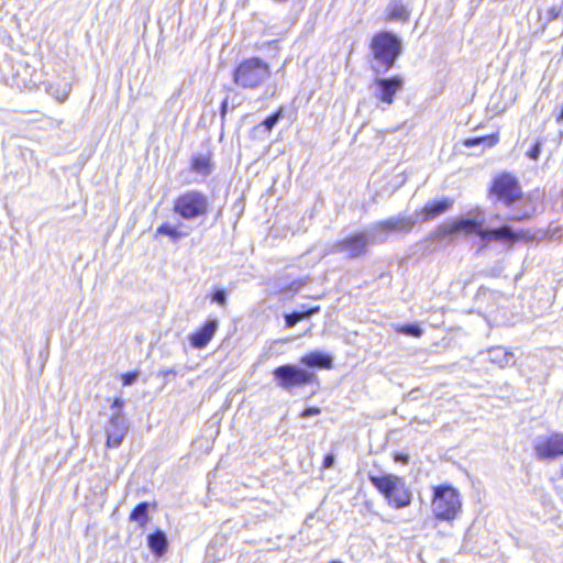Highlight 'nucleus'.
I'll list each match as a JSON object with an SVG mask.
<instances>
[{
	"instance_id": "obj_5",
	"label": "nucleus",
	"mask_w": 563,
	"mask_h": 563,
	"mask_svg": "<svg viewBox=\"0 0 563 563\" xmlns=\"http://www.w3.org/2000/svg\"><path fill=\"white\" fill-rule=\"evenodd\" d=\"M209 198L202 191L189 189L181 192L174 200L173 211L183 220L195 221L208 214Z\"/></svg>"
},
{
	"instance_id": "obj_18",
	"label": "nucleus",
	"mask_w": 563,
	"mask_h": 563,
	"mask_svg": "<svg viewBox=\"0 0 563 563\" xmlns=\"http://www.w3.org/2000/svg\"><path fill=\"white\" fill-rule=\"evenodd\" d=\"M147 544L156 556H162L167 551L168 541L165 532L157 530L147 537Z\"/></svg>"
},
{
	"instance_id": "obj_29",
	"label": "nucleus",
	"mask_w": 563,
	"mask_h": 563,
	"mask_svg": "<svg viewBox=\"0 0 563 563\" xmlns=\"http://www.w3.org/2000/svg\"><path fill=\"white\" fill-rule=\"evenodd\" d=\"M211 299L213 302L224 308L227 306V291L224 289H218L212 294Z\"/></svg>"
},
{
	"instance_id": "obj_31",
	"label": "nucleus",
	"mask_w": 563,
	"mask_h": 563,
	"mask_svg": "<svg viewBox=\"0 0 563 563\" xmlns=\"http://www.w3.org/2000/svg\"><path fill=\"white\" fill-rule=\"evenodd\" d=\"M541 146H542L541 141H537L534 143V145L532 146V148L528 152V156L531 159H538L540 156V153H541Z\"/></svg>"
},
{
	"instance_id": "obj_15",
	"label": "nucleus",
	"mask_w": 563,
	"mask_h": 563,
	"mask_svg": "<svg viewBox=\"0 0 563 563\" xmlns=\"http://www.w3.org/2000/svg\"><path fill=\"white\" fill-rule=\"evenodd\" d=\"M217 319H208L206 323L189 336L190 344L195 349H203L211 341L218 330Z\"/></svg>"
},
{
	"instance_id": "obj_16",
	"label": "nucleus",
	"mask_w": 563,
	"mask_h": 563,
	"mask_svg": "<svg viewBox=\"0 0 563 563\" xmlns=\"http://www.w3.org/2000/svg\"><path fill=\"white\" fill-rule=\"evenodd\" d=\"M521 236L514 232V230L509 225H503L497 229H485L481 232V239L485 242L487 241H505L514 243L518 241Z\"/></svg>"
},
{
	"instance_id": "obj_37",
	"label": "nucleus",
	"mask_w": 563,
	"mask_h": 563,
	"mask_svg": "<svg viewBox=\"0 0 563 563\" xmlns=\"http://www.w3.org/2000/svg\"><path fill=\"white\" fill-rule=\"evenodd\" d=\"M227 108H228V100H223L222 104H221V114L222 117L225 114V111H227Z\"/></svg>"
},
{
	"instance_id": "obj_12",
	"label": "nucleus",
	"mask_w": 563,
	"mask_h": 563,
	"mask_svg": "<svg viewBox=\"0 0 563 563\" xmlns=\"http://www.w3.org/2000/svg\"><path fill=\"white\" fill-rule=\"evenodd\" d=\"M534 453L538 460L548 461L563 455V433H552L540 439L534 444Z\"/></svg>"
},
{
	"instance_id": "obj_25",
	"label": "nucleus",
	"mask_w": 563,
	"mask_h": 563,
	"mask_svg": "<svg viewBox=\"0 0 563 563\" xmlns=\"http://www.w3.org/2000/svg\"><path fill=\"white\" fill-rule=\"evenodd\" d=\"M409 12L401 3H393L389 7V19L397 21H406Z\"/></svg>"
},
{
	"instance_id": "obj_34",
	"label": "nucleus",
	"mask_w": 563,
	"mask_h": 563,
	"mask_svg": "<svg viewBox=\"0 0 563 563\" xmlns=\"http://www.w3.org/2000/svg\"><path fill=\"white\" fill-rule=\"evenodd\" d=\"M136 378H137L136 373H128V374L123 375V384L131 385L136 380Z\"/></svg>"
},
{
	"instance_id": "obj_20",
	"label": "nucleus",
	"mask_w": 563,
	"mask_h": 563,
	"mask_svg": "<svg viewBox=\"0 0 563 563\" xmlns=\"http://www.w3.org/2000/svg\"><path fill=\"white\" fill-rule=\"evenodd\" d=\"M156 232L157 234L168 236L173 242H178L189 235V231L184 230L183 224L172 225L169 223H163L156 229Z\"/></svg>"
},
{
	"instance_id": "obj_28",
	"label": "nucleus",
	"mask_w": 563,
	"mask_h": 563,
	"mask_svg": "<svg viewBox=\"0 0 563 563\" xmlns=\"http://www.w3.org/2000/svg\"><path fill=\"white\" fill-rule=\"evenodd\" d=\"M397 331L399 333H402L405 335H410L415 338H419L422 334V329L417 324H406L397 328Z\"/></svg>"
},
{
	"instance_id": "obj_2",
	"label": "nucleus",
	"mask_w": 563,
	"mask_h": 563,
	"mask_svg": "<svg viewBox=\"0 0 563 563\" xmlns=\"http://www.w3.org/2000/svg\"><path fill=\"white\" fill-rule=\"evenodd\" d=\"M485 221V212L479 207H476L470 210L465 218L456 219L450 224L439 225L431 233V239L437 242H443L448 238H451L459 233H475L481 238V232L485 230L483 228Z\"/></svg>"
},
{
	"instance_id": "obj_23",
	"label": "nucleus",
	"mask_w": 563,
	"mask_h": 563,
	"mask_svg": "<svg viewBox=\"0 0 563 563\" xmlns=\"http://www.w3.org/2000/svg\"><path fill=\"white\" fill-rule=\"evenodd\" d=\"M498 135L497 134H490L485 136H478V137H472L464 141V145L467 147H472L475 145L484 144L488 147H493L498 142Z\"/></svg>"
},
{
	"instance_id": "obj_38",
	"label": "nucleus",
	"mask_w": 563,
	"mask_h": 563,
	"mask_svg": "<svg viewBox=\"0 0 563 563\" xmlns=\"http://www.w3.org/2000/svg\"><path fill=\"white\" fill-rule=\"evenodd\" d=\"M68 96V92L65 91L62 96H57L56 98L59 100V101H64Z\"/></svg>"
},
{
	"instance_id": "obj_30",
	"label": "nucleus",
	"mask_w": 563,
	"mask_h": 563,
	"mask_svg": "<svg viewBox=\"0 0 563 563\" xmlns=\"http://www.w3.org/2000/svg\"><path fill=\"white\" fill-rule=\"evenodd\" d=\"M561 13L560 8L553 5L547 10V22L550 23L559 18Z\"/></svg>"
},
{
	"instance_id": "obj_39",
	"label": "nucleus",
	"mask_w": 563,
	"mask_h": 563,
	"mask_svg": "<svg viewBox=\"0 0 563 563\" xmlns=\"http://www.w3.org/2000/svg\"><path fill=\"white\" fill-rule=\"evenodd\" d=\"M331 563H342V562H339V561H332Z\"/></svg>"
},
{
	"instance_id": "obj_22",
	"label": "nucleus",
	"mask_w": 563,
	"mask_h": 563,
	"mask_svg": "<svg viewBox=\"0 0 563 563\" xmlns=\"http://www.w3.org/2000/svg\"><path fill=\"white\" fill-rule=\"evenodd\" d=\"M320 308L318 306L309 308L306 311H294L292 313L285 316V323L287 328H292L297 322L303 320L305 318H309L312 314L319 312Z\"/></svg>"
},
{
	"instance_id": "obj_21",
	"label": "nucleus",
	"mask_w": 563,
	"mask_h": 563,
	"mask_svg": "<svg viewBox=\"0 0 563 563\" xmlns=\"http://www.w3.org/2000/svg\"><path fill=\"white\" fill-rule=\"evenodd\" d=\"M148 503H140L130 514V520L139 523L143 528L148 521Z\"/></svg>"
},
{
	"instance_id": "obj_33",
	"label": "nucleus",
	"mask_w": 563,
	"mask_h": 563,
	"mask_svg": "<svg viewBox=\"0 0 563 563\" xmlns=\"http://www.w3.org/2000/svg\"><path fill=\"white\" fill-rule=\"evenodd\" d=\"M335 455L333 453H329L324 456L323 467L331 468L334 465Z\"/></svg>"
},
{
	"instance_id": "obj_17",
	"label": "nucleus",
	"mask_w": 563,
	"mask_h": 563,
	"mask_svg": "<svg viewBox=\"0 0 563 563\" xmlns=\"http://www.w3.org/2000/svg\"><path fill=\"white\" fill-rule=\"evenodd\" d=\"M488 358L500 368L515 364V354L504 346H493L487 350Z\"/></svg>"
},
{
	"instance_id": "obj_35",
	"label": "nucleus",
	"mask_w": 563,
	"mask_h": 563,
	"mask_svg": "<svg viewBox=\"0 0 563 563\" xmlns=\"http://www.w3.org/2000/svg\"><path fill=\"white\" fill-rule=\"evenodd\" d=\"M395 461L402 464H408L409 462V455L405 453H396L395 454Z\"/></svg>"
},
{
	"instance_id": "obj_36",
	"label": "nucleus",
	"mask_w": 563,
	"mask_h": 563,
	"mask_svg": "<svg viewBox=\"0 0 563 563\" xmlns=\"http://www.w3.org/2000/svg\"><path fill=\"white\" fill-rule=\"evenodd\" d=\"M159 374H161L163 377H165V378H166V377H168L169 375H175L176 373H175V371H174V369H172V368H162V369L159 371Z\"/></svg>"
},
{
	"instance_id": "obj_24",
	"label": "nucleus",
	"mask_w": 563,
	"mask_h": 563,
	"mask_svg": "<svg viewBox=\"0 0 563 563\" xmlns=\"http://www.w3.org/2000/svg\"><path fill=\"white\" fill-rule=\"evenodd\" d=\"M533 208H518L517 210L507 214L504 219L507 221L521 222L531 217Z\"/></svg>"
},
{
	"instance_id": "obj_8",
	"label": "nucleus",
	"mask_w": 563,
	"mask_h": 563,
	"mask_svg": "<svg viewBox=\"0 0 563 563\" xmlns=\"http://www.w3.org/2000/svg\"><path fill=\"white\" fill-rule=\"evenodd\" d=\"M461 509L460 494L451 486H438L434 488L432 510L441 520H452Z\"/></svg>"
},
{
	"instance_id": "obj_9",
	"label": "nucleus",
	"mask_w": 563,
	"mask_h": 563,
	"mask_svg": "<svg viewBox=\"0 0 563 563\" xmlns=\"http://www.w3.org/2000/svg\"><path fill=\"white\" fill-rule=\"evenodd\" d=\"M273 377L276 385L285 390L309 385L317 378L312 372L294 364H285L276 367L273 371Z\"/></svg>"
},
{
	"instance_id": "obj_27",
	"label": "nucleus",
	"mask_w": 563,
	"mask_h": 563,
	"mask_svg": "<svg viewBox=\"0 0 563 563\" xmlns=\"http://www.w3.org/2000/svg\"><path fill=\"white\" fill-rule=\"evenodd\" d=\"M282 117H283V108H280L275 113L267 117L256 129L260 130L263 128L266 133H269L273 130V128L277 124V122L280 120Z\"/></svg>"
},
{
	"instance_id": "obj_10",
	"label": "nucleus",
	"mask_w": 563,
	"mask_h": 563,
	"mask_svg": "<svg viewBox=\"0 0 563 563\" xmlns=\"http://www.w3.org/2000/svg\"><path fill=\"white\" fill-rule=\"evenodd\" d=\"M372 244L369 227L363 232H356L345 239L335 242L330 253H345L349 258L363 256L367 252L368 245Z\"/></svg>"
},
{
	"instance_id": "obj_3",
	"label": "nucleus",
	"mask_w": 563,
	"mask_h": 563,
	"mask_svg": "<svg viewBox=\"0 0 563 563\" xmlns=\"http://www.w3.org/2000/svg\"><path fill=\"white\" fill-rule=\"evenodd\" d=\"M269 65L258 57L242 60L233 73V81L242 89H257L271 77Z\"/></svg>"
},
{
	"instance_id": "obj_26",
	"label": "nucleus",
	"mask_w": 563,
	"mask_h": 563,
	"mask_svg": "<svg viewBox=\"0 0 563 563\" xmlns=\"http://www.w3.org/2000/svg\"><path fill=\"white\" fill-rule=\"evenodd\" d=\"M191 168L196 173H199L201 175H208L210 174V162L209 158L205 156H198L192 159Z\"/></svg>"
},
{
	"instance_id": "obj_7",
	"label": "nucleus",
	"mask_w": 563,
	"mask_h": 563,
	"mask_svg": "<svg viewBox=\"0 0 563 563\" xmlns=\"http://www.w3.org/2000/svg\"><path fill=\"white\" fill-rule=\"evenodd\" d=\"M124 400L120 397L113 399L110 406L108 420L103 426L107 435L106 445L111 449L119 448L128 434L130 424L123 413Z\"/></svg>"
},
{
	"instance_id": "obj_6",
	"label": "nucleus",
	"mask_w": 563,
	"mask_h": 563,
	"mask_svg": "<svg viewBox=\"0 0 563 563\" xmlns=\"http://www.w3.org/2000/svg\"><path fill=\"white\" fill-rule=\"evenodd\" d=\"M417 223L415 216L399 213L395 217L374 222L369 225L372 244H382L388 241L391 234H408Z\"/></svg>"
},
{
	"instance_id": "obj_32",
	"label": "nucleus",
	"mask_w": 563,
	"mask_h": 563,
	"mask_svg": "<svg viewBox=\"0 0 563 563\" xmlns=\"http://www.w3.org/2000/svg\"><path fill=\"white\" fill-rule=\"evenodd\" d=\"M320 408L318 407H309V408H306L302 413H301V417L302 418H310V417H313V416H317L320 413Z\"/></svg>"
},
{
	"instance_id": "obj_11",
	"label": "nucleus",
	"mask_w": 563,
	"mask_h": 563,
	"mask_svg": "<svg viewBox=\"0 0 563 563\" xmlns=\"http://www.w3.org/2000/svg\"><path fill=\"white\" fill-rule=\"evenodd\" d=\"M492 194L496 196L497 201L510 207L521 199L522 192L517 179L508 174H504L494 180Z\"/></svg>"
},
{
	"instance_id": "obj_13",
	"label": "nucleus",
	"mask_w": 563,
	"mask_h": 563,
	"mask_svg": "<svg viewBox=\"0 0 563 563\" xmlns=\"http://www.w3.org/2000/svg\"><path fill=\"white\" fill-rule=\"evenodd\" d=\"M404 80L400 76L391 78H376L374 81V96L382 102L390 106L394 102V96L401 90Z\"/></svg>"
},
{
	"instance_id": "obj_14",
	"label": "nucleus",
	"mask_w": 563,
	"mask_h": 563,
	"mask_svg": "<svg viewBox=\"0 0 563 563\" xmlns=\"http://www.w3.org/2000/svg\"><path fill=\"white\" fill-rule=\"evenodd\" d=\"M454 205V200L450 197H444L441 200L428 202L423 208L417 210L415 217L423 222L430 221L438 216L450 210Z\"/></svg>"
},
{
	"instance_id": "obj_4",
	"label": "nucleus",
	"mask_w": 563,
	"mask_h": 563,
	"mask_svg": "<svg viewBox=\"0 0 563 563\" xmlns=\"http://www.w3.org/2000/svg\"><path fill=\"white\" fill-rule=\"evenodd\" d=\"M368 478L395 508H404L411 503V493L404 478L393 474L369 475Z\"/></svg>"
},
{
	"instance_id": "obj_1",
	"label": "nucleus",
	"mask_w": 563,
	"mask_h": 563,
	"mask_svg": "<svg viewBox=\"0 0 563 563\" xmlns=\"http://www.w3.org/2000/svg\"><path fill=\"white\" fill-rule=\"evenodd\" d=\"M371 49L374 56L373 70L386 73L401 54L402 46L401 41L395 34L380 32L372 38Z\"/></svg>"
},
{
	"instance_id": "obj_19",
	"label": "nucleus",
	"mask_w": 563,
	"mask_h": 563,
	"mask_svg": "<svg viewBox=\"0 0 563 563\" xmlns=\"http://www.w3.org/2000/svg\"><path fill=\"white\" fill-rule=\"evenodd\" d=\"M301 364L308 367L331 368L332 357L321 352H311L300 360Z\"/></svg>"
}]
</instances>
